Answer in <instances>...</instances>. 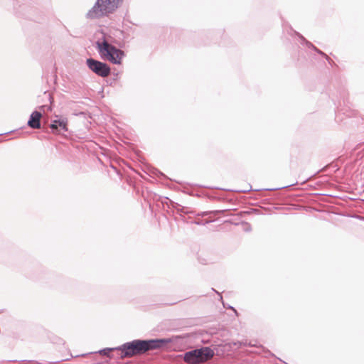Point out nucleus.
<instances>
[{
    "mask_svg": "<svg viewBox=\"0 0 364 364\" xmlns=\"http://www.w3.org/2000/svg\"><path fill=\"white\" fill-rule=\"evenodd\" d=\"M171 341V338L135 339L116 347L117 349V358L124 359L142 355L150 350L162 348Z\"/></svg>",
    "mask_w": 364,
    "mask_h": 364,
    "instance_id": "1",
    "label": "nucleus"
},
{
    "mask_svg": "<svg viewBox=\"0 0 364 364\" xmlns=\"http://www.w3.org/2000/svg\"><path fill=\"white\" fill-rule=\"evenodd\" d=\"M123 0H96L95 4L86 14L89 19H97L113 13Z\"/></svg>",
    "mask_w": 364,
    "mask_h": 364,
    "instance_id": "2",
    "label": "nucleus"
},
{
    "mask_svg": "<svg viewBox=\"0 0 364 364\" xmlns=\"http://www.w3.org/2000/svg\"><path fill=\"white\" fill-rule=\"evenodd\" d=\"M96 44L98 52L102 57L105 58L113 64L119 65L121 63V60L124 56L123 50L109 43L105 39L102 42L97 41Z\"/></svg>",
    "mask_w": 364,
    "mask_h": 364,
    "instance_id": "3",
    "label": "nucleus"
},
{
    "mask_svg": "<svg viewBox=\"0 0 364 364\" xmlns=\"http://www.w3.org/2000/svg\"><path fill=\"white\" fill-rule=\"evenodd\" d=\"M214 355L213 350L209 347H203L186 352L183 359L185 362L191 364L200 363L212 358Z\"/></svg>",
    "mask_w": 364,
    "mask_h": 364,
    "instance_id": "4",
    "label": "nucleus"
},
{
    "mask_svg": "<svg viewBox=\"0 0 364 364\" xmlns=\"http://www.w3.org/2000/svg\"><path fill=\"white\" fill-rule=\"evenodd\" d=\"M86 64L88 68L98 76L106 77L111 73V69L107 63L92 58L87 59Z\"/></svg>",
    "mask_w": 364,
    "mask_h": 364,
    "instance_id": "5",
    "label": "nucleus"
},
{
    "mask_svg": "<svg viewBox=\"0 0 364 364\" xmlns=\"http://www.w3.org/2000/svg\"><path fill=\"white\" fill-rule=\"evenodd\" d=\"M50 125L51 131L55 134H64L68 131V119L61 116H55Z\"/></svg>",
    "mask_w": 364,
    "mask_h": 364,
    "instance_id": "6",
    "label": "nucleus"
},
{
    "mask_svg": "<svg viewBox=\"0 0 364 364\" xmlns=\"http://www.w3.org/2000/svg\"><path fill=\"white\" fill-rule=\"evenodd\" d=\"M42 114L40 112L34 111L30 115L28 121V126L32 129H36L41 128V119Z\"/></svg>",
    "mask_w": 364,
    "mask_h": 364,
    "instance_id": "7",
    "label": "nucleus"
},
{
    "mask_svg": "<svg viewBox=\"0 0 364 364\" xmlns=\"http://www.w3.org/2000/svg\"><path fill=\"white\" fill-rule=\"evenodd\" d=\"M99 353L106 355L110 358H117V349L116 348H107L100 350Z\"/></svg>",
    "mask_w": 364,
    "mask_h": 364,
    "instance_id": "8",
    "label": "nucleus"
},
{
    "mask_svg": "<svg viewBox=\"0 0 364 364\" xmlns=\"http://www.w3.org/2000/svg\"><path fill=\"white\" fill-rule=\"evenodd\" d=\"M301 38L302 40V41L304 43H305V44L309 47V48H312L314 50H316L318 53L325 56L327 60H328V57L322 51H321L320 50H318L316 47H315L311 42L306 41L303 36H301Z\"/></svg>",
    "mask_w": 364,
    "mask_h": 364,
    "instance_id": "9",
    "label": "nucleus"
},
{
    "mask_svg": "<svg viewBox=\"0 0 364 364\" xmlns=\"http://www.w3.org/2000/svg\"><path fill=\"white\" fill-rule=\"evenodd\" d=\"M166 200H168L169 203H170L169 205H171L173 208L176 209V210L179 207H181V205L180 204L175 203V202L172 201L171 200H169L168 198H166Z\"/></svg>",
    "mask_w": 364,
    "mask_h": 364,
    "instance_id": "10",
    "label": "nucleus"
},
{
    "mask_svg": "<svg viewBox=\"0 0 364 364\" xmlns=\"http://www.w3.org/2000/svg\"><path fill=\"white\" fill-rule=\"evenodd\" d=\"M210 222H211L210 220H207V221H205V224H206V223H210ZM193 223H195V224H196V225H204V223H203L202 221H200V220H198V221L195 220V221H194V222H193Z\"/></svg>",
    "mask_w": 364,
    "mask_h": 364,
    "instance_id": "11",
    "label": "nucleus"
},
{
    "mask_svg": "<svg viewBox=\"0 0 364 364\" xmlns=\"http://www.w3.org/2000/svg\"><path fill=\"white\" fill-rule=\"evenodd\" d=\"M245 231L249 232V231H250V230H251V229H252V228H251V225H250L249 223H245Z\"/></svg>",
    "mask_w": 364,
    "mask_h": 364,
    "instance_id": "12",
    "label": "nucleus"
},
{
    "mask_svg": "<svg viewBox=\"0 0 364 364\" xmlns=\"http://www.w3.org/2000/svg\"><path fill=\"white\" fill-rule=\"evenodd\" d=\"M177 211L181 212V213H188V212L185 211V207H183L182 205H181V207H179L177 209Z\"/></svg>",
    "mask_w": 364,
    "mask_h": 364,
    "instance_id": "13",
    "label": "nucleus"
},
{
    "mask_svg": "<svg viewBox=\"0 0 364 364\" xmlns=\"http://www.w3.org/2000/svg\"><path fill=\"white\" fill-rule=\"evenodd\" d=\"M211 212H208V211L201 212V213H198V215H199V216H205V215H208Z\"/></svg>",
    "mask_w": 364,
    "mask_h": 364,
    "instance_id": "14",
    "label": "nucleus"
},
{
    "mask_svg": "<svg viewBox=\"0 0 364 364\" xmlns=\"http://www.w3.org/2000/svg\"><path fill=\"white\" fill-rule=\"evenodd\" d=\"M289 186H284V188H286V187H288ZM283 188V187H281V188H272V190H279V189H282Z\"/></svg>",
    "mask_w": 364,
    "mask_h": 364,
    "instance_id": "15",
    "label": "nucleus"
},
{
    "mask_svg": "<svg viewBox=\"0 0 364 364\" xmlns=\"http://www.w3.org/2000/svg\"><path fill=\"white\" fill-rule=\"evenodd\" d=\"M220 212H222V210H216V211H215L214 213H220Z\"/></svg>",
    "mask_w": 364,
    "mask_h": 364,
    "instance_id": "16",
    "label": "nucleus"
},
{
    "mask_svg": "<svg viewBox=\"0 0 364 364\" xmlns=\"http://www.w3.org/2000/svg\"><path fill=\"white\" fill-rule=\"evenodd\" d=\"M346 115L348 116V117H350L351 115H353V114L348 113V114H346Z\"/></svg>",
    "mask_w": 364,
    "mask_h": 364,
    "instance_id": "17",
    "label": "nucleus"
},
{
    "mask_svg": "<svg viewBox=\"0 0 364 364\" xmlns=\"http://www.w3.org/2000/svg\"><path fill=\"white\" fill-rule=\"evenodd\" d=\"M2 134H0V135H1Z\"/></svg>",
    "mask_w": 364,
    "mask_h": 364,
    "instance_id": "18",
    "label": "nucleus"
}]
</instances>
